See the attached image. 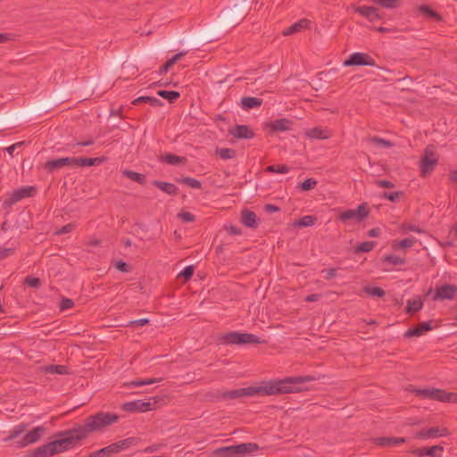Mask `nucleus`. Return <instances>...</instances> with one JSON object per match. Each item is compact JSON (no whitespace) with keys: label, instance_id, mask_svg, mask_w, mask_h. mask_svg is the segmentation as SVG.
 Segmentation results:
<instances>
[{"label":"nucleus","instance_id":"obj_18","mask_svg":"<svg viewBox=\"0 0 457 457\" xmlns=\"http://www.w3.org/2000/svg\"><path fill=\"white\" fill-rule=\"evenodd\" d=\"M241 222L247 228H255L258 226L257 215L253 211L244 209L241 212Z\"/></svg>","mask_w":457,"mask_h":457},{"label":"nucleus","instance_id":"obj_55","mask_svg":"<svg viewBox=\"0 0 457 457\" xmlns=\"http://www.w3.org/2000/svg\"><path fill=\"white\" fill-rule=\"evenodd\" d=\"M14 247H0V260L8 258L14 253Z\"/></svg>","mask_w":457,"mask_h":457},{"label":"nucleus","instance_id":"obj_38","mask_svg":"<svg viewBox=\"0 0 457 457\" xmlns=\"http://www.w3.org/2000/svg\"><path fill=\"white\" fill-rule=\"evenodd\" d=\"M138 442V438L137 437H128L123 440L115 442V445L119 450V453L121 451L127 450L131 445H137Z\"/></svg>","mask_w":457,"mask_h":457},{"label":"nucleus","instance_id":"obj_16","mask_svg":"<svg viewBox=\"0 0 457 457\" xmlns=\"http://www.w3.org/2000/svg\"><path fill=\"white\" fill-rule=\"evenodd\" d=\"M431 329V321L420 322L416 327L409 328L404 333V337L410 338L411 337H420L425 332H428Z\"/></svg>","mask_w":457,"mask_h":457},{"label":"nucleus","instance_id":"obj_46","mask_svg":"<svg viewBox=\"0 0 457 457\" xmlns=\"http://www.w3.org/2000/svg\"><path fill=\"white\" fill-rule=\"evenodd\" d=\"M413 392L417 395H419L424 399H430V400L434 399L435 388H418V389H414Z\"/></svg>","mask_w":457,"mask_h":457},{"label":"nucleus","instance_id":"obj_1","mask_svg":"<svg viewBox=\"0 0 457 457\" xmlns=\"http://www.w3.org/2000/svg\"><path fill=\"white\" fill-rule=\"evenodd\" d=\"M119 416L112 412L99 411L87 416L83 424L77 425L72 428L57 432L55 439L49 442L54 454L61 453L72 449L89 435L96 432H104L109 426L115 423Z\"/></svg>","mask_w":457,"mask_h":457},{"label":"nucleus","instance_id":"obj_53","mask_svg":"<svg viewBox=\"0 0 457 457\" xmlns=\"http://www.w3.org/2000/svg\"><path fill=\"white\" fill-rule=\"evenodd\" d=\"M178 217L186 223H190L195 221V217L193 213L189 212H181L178 214Z\"/></svg>","mask_w":457,"mask_h":457},{"label":"nucleus","instance_id":"obj_59","mask_svg":"<svg viewBox=\"0 0 457 457\" xmlns=\"http://www.w3.org/2000/svg\"><path fill=\"white\" fill-rule=\"evenodd\" d=\"M375 183H376V185L378 187H382V188H393V187H395V184L393 182L389 181V180H386V179H378Z\"/></svg>","mask_w":457,"mask_h":457},{"label":"nucleus","instance_id":"obj_36","mask_svg":"<svg viewBox=\"0 0 457 457\" xmlns=\"http://www.w3.org/2000/svg\"><path fill=\"white\" fill-rule=\"evenodd\" d=\"M54 455V453H52V446L49 445V443L45 444L33 452V457H49Z\"/></svg>","mask_w":457,"mask_h":457},{"label":"nucleus","instance_id":"obj_4","mask_svg":"<svg viewBox=\"0 0 457 457\" xmlns=\"http://www.w3.org/2000/svg\"><path fill=\"white\" fill-rule=\"evenodd\" d=\"M259 449L260 446L257 444L249 442L219 447L213 451V454L218 457H245Z\"/></svg>","mask_w":457,"mask_h":457},{"label":"nucleus","instance_id":"obj_9","mask_svg":"<svg viewBox=\"0 0 457 457\" xmlns=\"http://www.w3.org/2000/svg\"><path fill=\"white\" fill-rule=\"evenodd\" d=\"M46 427L42 425L37 426L26 433L22 438L17 441V445L22 448L28 446L29 445L34 444L37 442L46 434Z\"/></svg>","mask_w":457,"mask_h":457},{"label":"nucleus","instance_id":"obj_11","mask_svg":"<svg viewBox=\"0 0 457 457\" xmlns=\"http://www.w3.org/2000/svg\"><path fill=\"white\" fill-rule=\"evenodd\" d=\"M354 12L370 22L381 20L383 17L379 10L374 6L358 5L354 7Z\"/></svg>","mask_w":457,"mask_h":457},{"label":"nucleus","instance_id":"obj_52","mask_svg":"<svg viewBox=\"0 0 457 457\" xmlns=\"http://www.w3.org/2000/svg\"><path fill=\"white\" fill-rule=\"evenodd\" d=\"M195 267L193 265L187 266L180 273L179 278H183L185 281H188L194 275Z\"/></svg>","mask_w":457,"mask_h":457},{"label":"nucleus","instance_id":"obj_10","mask_svg":"<svg viewBox=\"0 0 457 457\" xmlns=\"http://www.w3.org/2000/svg\"><path fill=\"white\" fill-rule=\"evenodd\" d=\"M457 299V286L445 284L436 287L433 300H453Z\"/></svg>","mask_w":457,"mask_h":457},{"label":"nucleus","instance_id":"obj_40","mask_svg":"<svg viewBox=\"0 0 457 457\" xmlns=\"http://www.w3.org/2000/svg\"><path fill=\"white\" fill-rule=\"evenodd\" d=\"M419 11L420 12V13L427 16L428 18L433 19L437 21L442 20L441 15L428 5H420L419 7Z\"/></svg>","mask_w":457,"mask_h":457},{"label":"nucleus","instance_id":"obj_35","mask_svg":"<svg viewBox=\"0 0 457 457\" xmlns=\"http://www.w3.org/2000/svg\"><path fill=\"white\" fill-rule=\"evenodd\" d=\"M422 307L423 302L420 297L415 299H410L407 301L406 312L412 314L416 312L420 311Z\"/></svg>","mask_w":457,"mask_h":457},{"label":"nucleus","instance_id":"obj_22","mask_svg":"<svg viewBox=\"0 0 457 457\" xmlns=\"http://www.w3.org/2000/svg\"><path fill=\"white\" fill-rule=\"evenodd\" d=\"M443 403H457V394L435 388L434 399Z\"/></svg>","mask_w":457,"mask_h":457},{"label":"nucleus","instance_id":"obj_19","mask_svg":"<svg viewBox=\"0 0 457 457\" xmlns=\"http://www.w3.org/2000/svg\"><path fill=\"white\" fill-rule=\"evenodd\" d=\"M305 136L312 139H327L331 137V132L328 129L315 127L305 131Z\"/></svg>","mask_w":457,"mask_h":457},{"label":"nucleus","instance_id":"obj_34","mask_svg":"<svg viewBox=\"0 0 457 457\" xmlns=\"http://www.w3.org/2000/svg\"><path fill=\"white\" fill-rule=\"evenodd\" d=\"M28 428L27 423H21L19 425L14 426L9 433V436L4 439V441H11L19 437L21 434H23Z\"/></svg>","mask_w":457,"mask_h":457},{"label":"nucleus","instance_id":"obj_8","mask_svg":"<svg viewBox=\"0 0 457 457\" xmlns=\"http://www.w3.org/2000/svg\"><path fill=\"white\" fill-rule=\"evenodd\" d=\"M438 159L436 154L429 148L425 149V153L420 160V174L422 177H426L427 174L430 173L436 166Z\"/></svg>","mask_w":457,"mask_h":457},{"label":"nucleus","instance_id":"obj_27","mask_svg":"<svg viewBox=\"0 0 457 457\" xmlns=\"http://www.w3.org/2000/svg\"><path fill=\"white\" fill-rule=\"evenodd\" d=\"M378 445L380 446H395L405 442L404 437H378L375 439Z\"/></svg>","mask_w":457,"mask_h":457},{"label":"nucleus","instance_id":"obj_51","mask_svg":"<svg viewBox=\"0 0 457 457\" xmlns=\"http://www.w3.org/2000/svg\"><path fill=\"white\" fill-rule=\"evenodd\" d=\"M317 183L318 182L316 179L310 178V179H305L303 182H302L299 186V188L302 191H309V190L314 188L316 187Z\"/></svg>","mask_w":457,"mask_h":457},{"label":"nucleus","instance_id":"obj_20","mask_svg":"<svg viewBox=\"0 0 457 457\" xmlns=\"http://www.w3.org/2000/svg\"><path fill=\"white\" fill-rule=\"evenodd\" d=\"M158 160L161 162H165L167 164L179 166L180 164H184L187 162V158L184 156H179L170 153H166L164 154H161L158 157Z\"/></svg>","mask_w":457,"mask_h":457},{"label":"nucleus","instance_id":"obj_56","mask_svg":"<svg viewBox=\"0 0 457 457\" xmlns=\"http://www.w3.org/2000/svg\"><path fill=\"white\" fill-rule=\"evenodd\" d=\"M149 322H150L149 319L143 318V319L129 321L128 324V327H143L145 325L149 324Z\"/></svg>","mask_w":457,"mask_h":457},{"label":"nucleus","instance_id":"obj_49","mask_svg":"<svg viewBox=\"0 0 457 457\" xmlns=\"http://www.w3.org/2000/svg\"><path fill=\"white\" fill-rule=\"evenodd\" d=\"M266 171L270 173L285 174L289 171V168L287 165H269L266 168Z\"/></svg>","mask_w":457,"mask_h":457},{"label":"nucleus","instance_id":"obj_15","mask_svg":"<svg viewBox=\"0 0 457 457\" xmlns=\"http://www.w3.org/2000/svg\"><path fill=\"white\" fill-rule=\"evenodd\" d=\"M444 452V447L442 445H436L431 447H420L414 449L411 453L418 456H430V457H439Z\"/></svg>","mask_w":457,"mask_h":457},{"label":"nucleus","instance_id":"obj_28","mask_svg":"<svg viewBox=\"0 0 457 457\" xmlns=\"http://www.w3.org/2000/svg\"><path fill=\"white\" fill-rule=\"evenodd\" d=\"M77 166L90 167L100 165L105 161V157L84 158L76 157Z\"/></svg>","mask_w":457,"mask_h":457},{"label":"nucleus","instance_id":"obj_58","mask_svg":"<svg viewBox=\"0 0 457 457\" xmlns=\"http://www.w3.org/2000/svg\"><path fill=\"white\" fill-rule=\"evenodd\" d=\"M337 270L335 269V268H330V269H325L321 271V273L325 274L324 275V278L326 280H329L335 277H337Z\"/></svg>","mask_w":457,"mask_h":457},{"label":"nucleus","instance_id":"obj_30","mask_svg":"<svg viewBox=\"0 0 457 457\" xmlns=\"http://www.w3.org/2000/svg\"><path fill=\"white\" fill-rule=\"evenodd\" d=\"M143 103L148 104L153 107H159L163 105L162 102L160 99L154 96H139L132 102L134 105H138Z\"/></svg>","mask_w":457,"mask_h":457},{"label":"nucleus","instance_id":"obj_39","mask_svg":"<svg viewBox=\"0 0 457 457\" xmlns=\"http://www.w3.org/2000/svg\"><path fill=\"white\" fill-rule=\"evenodd\" d=\"M317 218L312 215H305L295 221V226L299 228L311 227L314 225Z\"/></svg>","mask_w":457,"mask_h":457},{"label":"nucleus","instance_id":"obj_13","mask_svg":"<svg viewBox=\"0 0 457 457\" xmlns=\"http://www.w3.org/2000/svg\"><path fill=\"white\" fill-rule=\"evenodd\" d=\"M293 125L294 121L292 120L280 118L270 121L266 126L270 129V133H276L291 130Z\"/></svg>","mask_w":457,"mask_h":457},{"label":"nucleus","instance_id":"obj_48","mask_svg":"<svg viewBox=\"0 0 457 457\" xmlns=\"http://www.w3.org/2000/svg\"><path fill=\"white\" fill-rule=\"evenodd\" d=\"M363 291L371 296L383 297L386 295L385 290L378 287H365Z\"/></svg>","mask_w":457,"mask_h":457},{"label":"nucleus","instance_id":"obj_42","mask_svg":"<svg viewBox=\"0 0 457 457\" xmlns=\"http://www.w3.org/2000/svg\"><path fill=\"white\" fill-rule=\"evenodd\" d=\"M372 2L386 9H396L400 6V0H372Z\"/></svg>","mask_w":457,"mask_h":457},{"label":"nucleus","instance_id":"obj_43","mask_svg":"<svg viewBox=\"0 0 457 457\" xmlns=\"http://www.w3.org/2000/svg\"><path fill=\"white\" fill-rule=\"evenodd\" d=\"M216 154L222 160H229L235 158L236 151L232 148H217Z\"/></svg>","mask_w":457,"mask_h":457},{"label":"nucleus","instance_id":"obj_25","mask_svg":"<svg viewBox=\"0 0 457 457\" xmlns=\"http://www.w3.org/2000/svg\"><path fill=\"white\" fill-rule=\"evenodd\" d=\"M117 453H119V450L115 443H113L102 449L91 453L90 457H110Z\"/></svg>","mask_w":457,"mask_h":457},{"label":"nucleus","instance_id":"obj_64","mask_svg":"<svg viewBox=\"0 0 457 457\" xmlns=\"http://www.w3.org/2000/svg\"><path fill=\"white\" fill-rule=\"evenodd\" d=\"M174 65L173 62H171V60H168L164 64H162L160 69H159V74L160 75H163L165 74L169 70L170 68Z\"/></svg>","mask_w":457,"mask_h":457},{"label":"nucleus","instance_id":"obj_57","mask_svg":"<svg viewBox=\"0 0 457 457\" xmlns=\"http://www.w3.org/2000/svg\"><path fill=\"white\" fill-rule=\"evenodd\" d=\"M62 168L65 166L77 167L76 157H63L61 158Z\"/></svg>","mask_w":457,"mask_h":457},{"label":"nucleus","instance_id":"obj_5","mask_svg":"<svg viewBox=\"0 0 457 457\" xmlns=\"http://www.w3.org/2000/svg\"><path fill=\"white\" fill-rule=\"evenodd\" d=\"M370 211L367 207V204H361L358 205L357 209H347L343 211L338 215V220L342 222H347L349 220H354L358 223L363 221L369 215Z\"/></svg>","mask_w":457,"mask_h":457},{"label":"nucleus","instance_id":"obj_60","mask_svg":"<svg viewBox=\"0 0 457 457\" xmlns=\"http://www.w3.org/2000/svg\"><path fill=\"white\" fill-rule=\"evenodd\" d=\"M403 228L404 230L411 231V232H416V233H419V234H421V233L425 232L424 229L420 228L419 226L414 225V224L403 225Z\"/></svg>","mask_w":457,"mask_h":457},{"label":"nucleus","instance_id":"obj_47","mask_svg":"<svg viewBox=\"0 0 457 457\" xmlns=\"http://www.w3.org/2000/svg\"><path fill=\"white\" fill-rule=\"evenodd\" d=\"M383 262L393 265H403L406 262L405 259L394 254L385 255L383 257Z\"/></svg>","mask_w":457,"mask_h":457},{"label":"nucleus","instance_id":"obj_32","mask_svg":"<svg viewBox=\"0 0 457 457\" xmlns=\"http://www.w3.org/2000/svg\"><path fill=\"white\" fill-rule=\"evenodd\" d=\"M162 380V378H159L135 379V380H131V381L126 383L124 386L129 387V388H132V387H137V386L152 385V384H154V383H157V382H161Z\"/></svg>","mask_w":457,"mask_h":457},{"label":"nucleus","instance_id":"obj_63","mask_svg":"<svg viewBox=\"0 0 457 457\" xmlns=\"http://www.w3.org/2000/svg\"><path fill=\"white\" fill-rule=\"evenodd\" d=\"M74 305V303L71 299L69 298H63L62 300L60 308L62 311L71 309Z\"/></svg>","mask_w":457,"mask_h":457},{"label":"nucleus","instance_id":"obj_2","mask_svg":"<svg viewBox=\"0 0 457 457\" xmlns=\"http://www.w3.org/2000/svg\"><path fill=\"white\" fill-rule=\"evenodd\" d=\"M315 380L313 376L288 377L278 381L263 382L260 386H247L229 391H219L217 398L226 401L245 397L277 395L296 393L302 390L301 385Z\"/></svg>","mask_w":457,"mask_h":457},{"label":"nucleus","instance_id":"obj_12","mask_svg":"<svg viewBox=\"0 0 457 457\" xmlns=\"http://www.w3.org/2000/svg\"><path fill=\"white\" fill-rule=\"evenodd\" d=\"M448 435V430L445 428L432 427L428 429H421L415 433L414 437L417 439H428L443 437Z\"/></svg>","mask_w":457,"mask_h":457},{"label":"nucleus","instance_id":"obj_14","mask_svg":"<svg viewBox=\"0 0 457 457\" xmlns=\"http://www.w3.org/2000/svg\"><path fill=\"white\" fill-rule=\"evenodd\" d=\"M152 409V403L150 401L135 400L122 404V410L129 412H145Z\"/></svg>","mask_w":457,"mask_h":457},{"label":"nucleus","instance_id":"obj_50","mask_svg":"<svg viewBox=\"0 0 457 457\" xmlns=\"http://www.w3.org/2000/svg\"><path fill=\"white\" fill-rule=\"evenodd\" d=\"M403 195V192L402 191L383 192V194L381 195V198L389 200L392 203H395Z\"/></svg>","mask_w":457,"mask_h":457},{"label":"nucleus","instance_id":"obj_21","mask_svg":"<svg viewBox=\"0 0 457 457\" xmlns=\"http://www.w3.org/2000/svg\"><path fill=\"white\" fill-rule=\"evenodd\" d=\"M443 403H457V394L435 388L434 399Z\"/></svg>","mask_w":457,"mask_h":457},{"label":"nucleus","instance_id":"obj_54","mask_svg":"<svg viewBox=\"0 0 457 457\" xmlns=\"http://www.w3.org/2000/svg\"><path fill=\"white\" fill-rule=\"evenodd\" d=\"M25 284L30 287L37 288L41 285V280L38 278L28 276L25 278Z\"/></svg>","mask_w":457,"mask_h":457},{"label":"nucleus","instance_id":"obj_33","mask_svg":"<svg viewBox=\"0 0 457 457\" xmlns=\"http://www.w3.org/2000/svg\"><path fill=\"white\" fill-rule=\"evenodd\" d=\"M176 181L179 184H183L187 186L188 187L195 188V189H201L202 188V183L200 180L191 178V177H181L176 179Z\"/></svg>","mask_w":457,"mask_h":457},{"label":"nucleus","instance_id":"obj_44","mask_svg":"<svg viewBox=\"0 0 457 457\" xmlns=\"http://www.w3.org/2000/svg\"><path fill=\"white\" fill-rule=\"evenodd\" d=\"M46 371L51 374H69L68 367L64 365H49L46 368Z\"/></svg>","mask_w":457,"mask_h":457},{"label":"nucleus","instance_id":"obj_62","mask_svg":"<svg viewBox=\"0 0 457 457\" xmlns=\"http://www.w3.org/2000/svg\"><path fill=\"white\" fill-rule=\"evenodd\" d=\"M115 268L121 272H129L130 270L129 264L123 261H118L115 263Z\"/></svg>","mask_w":457,"mask_h":457},{"label":"nucleus","instance_id":"obj_17","mask_svg":"<svg viewBox=\"0 0 457 457\" xmlns=\"http://www.w3.org/2000/svg\"><path fill=\"white\" fill-rule=\"evenodd\" d=\"M229 132L240 139H251L254 137L253 131L246 125H236Z\"/></svg>","mask_w":457,"mask_h":457},{"label":"nucleus","instance_id":"obj_61","mask_svg":"<svg viewBox=\"0 0 457 457\" xmlns=\"http://www.w3.org/2000/svg\"><path fill=\"white\" fill-rule=\"evenodd\" d=\"M75 226L72 223L66 224L62 226L59 230H57V235H63L71 233L74 229Z\"/></svg>","mask_w":457,"mask_h":457},{"label":"nucleus","instance_id":"obj_31","mask_svg":"<svg viewBox=\"0 0 457 457\" xmlns=\"http://www.w3.org/2000/svg\"><path fill=\"white\" fill-rule=\"evenodd\" d=\"M122 175L139 185H145L146 182V178L144 174L130 170H122Z\"/></svg>","mask_w":457,"mask_h":457},{"label":"nucleus","instance_id":"obj_6","mask_svg":"<svg viewBox=\"0 0 457 457\" xmlns=\"http://www.w3.org/2000/svg\"><path fill=\"white\" fill-rule=\"evenodd\" d=\"M36 192V187L32 186L20 187L14 190L12 194L4 201L3 206L9 208L24 198L33 196Z\"/></svg>","mask_w":457,"mask_h":457},{"label":"nucleus","instance_id":"obj_23","mask_svg":"<svg viewBox=\"0 0 457 457\" xmlns=\"http://www.w3.org/2000/svg\"><path fill=\"white\" fill-rule=\"evenodd\" d=\"M152 185L166 193L169 195H177L179 192V189L177 186L170 182H164L161 180H154L152 181Z\"/></svg>","mask_w":457,"mask_h":457},{"label":"nucleus","instance_id":"obj_7","mask_svg":"<svg viewBox=\"0 0 457 457\" xmlns=\"http://www.w3.org/2000/svg\"><path fill=\"white\" fill-rule=\"evenodd\" d=\"M343 65L345 67L350 66H377V63L370 55L365 53L355 52L349 55V57L344 61Z\"/></svg>","mask_w":457,"mask_h":457},{"label":"nucleus","instance_id":"obj_29","mask_svg":"<svg viewBox=\"0 0 457 457\" xmlns=\"http://www.w3.org/2000/svg\"><path fill=\"white\" fill-rule=\"evenodd\" d=\"M416 242L417 239L414 237H406L402 240H394L392 242V248L394 250L410 248L413 246Z\"/></svg>","mask_w":457,"mask_h":457},{"label":"nucleus","instance_id":"obj_41","mask_svg":"<svg viewBox=\"0 0 457 457\" xmlns=\"http://www.w3.org/2000/svg\"><path fill=\"white\" fill-rule=\"evenodd\" d=\"M62 168V165L61 158L49 160L44 164V169L48 173H52L55 170H61Z\"/></svg>","mask_w":457,"mask_h":457},{"label":"nucleus","instance_id":"obj_26","mask_svg":"<svg viewBox=\"0 0 457 457\" xmlns=\"http://www.w3.org/2000/svg\"><path fill=\"white\" fill-rule=\"evenodd\" d=\"M309 24H310V21H308L307 19H302V20L298 21L297 22H295L294 24L290 25L288 28H287L284 30L283 35L290 36L295 33H297V32L301 31L302 29L307 28Z\"/></svg>","mask_w":457,"mask_h":457},{"label":"nucleus","instance_id":"obj_45","mask_svg":"<svg viewBox=\"0 0 457 457\" xmlns=\"http://www.w3.org/2000/svg\"><path fill=\"white\" fill-rule=\"evenodd\" d=\"M376 243L373 241H365L361 244H359L354 250L355 253H369L373 250L375 247Z\"/></svg>","mask_w":457,"mask_h":457},{"label":"nucleus","instance_id":"obj_24","mask_svg":"<svg viewBox=\"0 0 457 457\" xmlns=\"http://www.w3.org/2000/svg\"><path fill=\"white\" fill-rule=\"evenodd\" d=\"M263 101L262 98L245 96L241 98V108L245 111H249L253 108H258L262 104Z\"/></svg>","mask_w":457,"mask_h":457},{"label":"nucleus","instance_id":"obj_37","mask_svg":"<svg viewBox=\"0 0 457 457\" xmlns=\"http://www.w3.org/2000/svg\"><path fill=\"white\" fill-rule=\"evenodd\" d=\"M157 95L163 99H166L170 104L175 103L180 96L179 92L173 90H159Z\"/></svg>","mask_w":457,"mask_h":457},{"label":"nucleus","instance_id":"obj_3","mask_svg":"<svg viewBox=\"0 0 457 457\" xmlns=\"http://www.w3.org/2000/svg\"><path fill=\"white\" fill-rule=\"evenodd\" d=\"M218 341L224 345H260L265 343L264 340L256 335L238 331L221 334L219 336Z\"/></svg>","mask_w":457,"mask_h":457}]
</instances>
